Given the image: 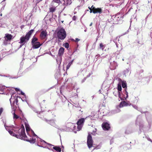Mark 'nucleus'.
I'll use <instances>...</instances> for the list:
<instances>
[{
    "label": "nucleus",
    "mask_w": 152,
    "mask_h": 152,
    "mask_svg": "<svg viewBox=\"0 0 152 152\" xmlns=\"http://www.w3.org/2000/svg\"><path fill=\"white\" fill-rule=\"evenodd\" d=\"M16 133L15 137L17 138L24 139L27 138L25 133V129L23 126L19 129H12Z\"/></svg>",
    "instance_id": "f257e3e1"
},
{
    "label": "nucleus",
    "mask_w": 152,
    "mask_h": 152,
    "mask_svg": "<svg viewBox=\"0 0 152 152\" xmlns=\"http://www.w3.org/2000/svg\"><path fill=\"white\" fill-rule=\"evenodd\" d=\"M34 31V29H31L28 32L25 36H23L20 38V41L19 43L20 44H25L29 40L32 33Z\"/></svg>",
    "instance_id": "f03ea898"
},
{
    "label": "nucleus",
    "mask_w": 152,
    "mask_h": 152,
    "mask_svg": "<svg viewBox=\"0 0 152 152\" xmlns=\"http://www.w3.org/2000/svg\"><path fill=\"white\" fill-rule=\"evenodd\" d=\"M57 36L58 39L64 40L66 37V33L65 29L63 28L59 29L57 32Z\"/></svg>",
    "instance_id": "7ed1b4c3"
},
{
    "label": "nucleus",
    "mask_w": 152,
    "mask_h": 152,
    "mask_svg": "<svg viewBox=\"0 0 152 152\" xmlns=\"http://www.w3.org/2000/svg\"><path fill=\"white\" fill-rule=\"evenodd\" d=\"M38 39L35 36H34L31 39V44L32 47L34 49H37L42 45L40 42H38Z\"/></svg>",
    "instance_id": "20e7f679"
},
{
    "label": "nucleus",
    "mask_w": 152,
    "mask_h": 152,
    "mask_svg": "<svg viewBox=\"0 0 152 152\" xmlns=\"http://www.w3.org/2000/svg\"><path fill=\"white\" fill-rule=\"evenodd\" d=\"M4 127L6 129L8 132L9 134L12 136L15 137L16 133L12 129H14V126L12 125L10 126H6L5 124L4 125Z\"/></svg>",
    "instance_id": "39448f33"
},
{
    "label": "nucleus",
    "mask_w": 152,
    "mask_h": 152,
    "mask_svg": "<svg viewBox=\"0 0 152 152\" xmlns=\"http://www.w3.org/2000/svg\"><path fill=\"white\" fill-rule=\"evenodd\" d=\"M86 118H81L77 121V129L78 131L81 130L83 126Z\"/></svg>",
    "instance_id": "423d86ee"
},
{
    "label": "nucleus",
    "mask_w": 152,
    "mask_h": 152,
    "mask_svg": "<svg viewBox=\"0 0 152 152\" xmlns=\"http://www.w3.org/2000/svg\"><path fill=\"white\" fill-rule=\"evenodd\" d=\"M93 141L92 137L90 134H89L87 139V144L89 148H90L93 146Z\"/></svg>",
    "instance_id": "0eeeda50"
},
{
    "label": "nucleus",
    "mask_w": 152,
    "mask_h": 152,
    "mask_svg": "<svg viewBox=\"0 0 152 152\" xmlns=\"http://www.w3.org/2000/svg\"><path fill=\"white\" fill-rule=\"evenodd\" d=\"M18 100L17 98L15 99L13 101L12 104H11V106L12 108L14 110H15L18 107Z\"/></svg>",
    "instance_id": "6e6552de"
},
{
    "label": "nucleus",
    "mask_w": 152,
    "mask_h": 152,
    "mask_svg": "<svg viewBox=\"0 0 152 152\" xmlns=\"http://www.w3.org/2000/svg\"><path fill=\"white\" fill-rule=\"evenodd\" d=\"M102 127L104 130H108L110 128V124L107 122L103 123Z\"/></svg>",
    "instance_id": "1a4fd4ad"
},
{
    "label": "nucleus",
    "mask_w": 152,
    "mask_h": 152,
    "mask_svg": "<svg viewBox=\"0 0 152 152\" xmlns=\"http://www.w3.org/2000/svg\"><path fill=\"white\" fill-rule=\"evenodd\" d=\"M93 8L94 9V10L93 12V13L94 14L96 13H99L101 14L102 13V9L100 8H96L95 7H93Z\"/></svg>",
    "instance_id": "9d476101"
},
{
    "label": "nucleus",
    "mask_w": 152,
    "mask_h": 152,
    "mask_svg": "<svg viewBox=\"0 0 152 152\" xmlns=\"http://www.w3.org/2000/svg\"><path fill=\"white\" fill-rule=\"evenodd\" d=\"M50 146H53V148L54 150L55 151H53L54 152H61V148L59 146H56L50 144Z\"/></svg>",
    "instance_id": "9b49d317"
},
{
    "label": "nucleus",
    "mask_w": 152,
    "mask_h": 152,
    "mask_svg": "<svg viewBox=\"0 0 152 152\" xmlns=\"http://www.w3.org/2000/svg\"><path fill=\"white\" fill-rule=\"evenodd\" d=\"M131 104L129 102H126L125 101H123L121 102L119 104V106L120 107H123V106H130Z\"/></svg>",
    "instance_id": "f8f14e48"
},
{
    "label": "nucleus",
    "mask_w": 152,
    "mask_h": 152,
    "mask_svg": "<svg viewBox=\"0 0 152 152\" xmlns=\"http://www.w3.org/2000/svg\"><path fill=\"white\" fill-rule=\"evenodd\" d=\"M47 35V32L46 31H43L41 32L40 35V37L41 39H44Z\"/></svg>",
    "instance_id": "ddd939ff"
},
{
    "label": "nucleus",
    "mask_w": 152,
    "mask_h": 152,
    "mask_svg": "<svg viewBox=\"0 0 152 152\" xmlns=\"http://www.w3.org/2000/svg\"><path fill=\"white\" fill-rule=\"evenodd\" d=\"M24 140H25L26 141L29 142H30L31 143H35L36 142V140L35 138H32L31 139L30 138V140L26 139L25 138L24 139Z\"/></svg>",
    "instance_id": "4468645a"
},
{
    "label": "nucleus",
    "mask_w": 152,
    "mask_h": 152,
    "mask_svg": "<svg viewBox=\"0 0 152 152\" xmlns=\"http://www.w3.org/2000/svg\"><path fill=\"white\" fill-rule=\"evenodd\" d=\"M64 50V48L63 47L60 48L59 50L58 53V55L59 56H61L63 54Z\"/></svg>",
    "instance_id": "2eb2a0df"
},
{
    "label": "nucleus",
    "mask_w": 152,
    "mask_h": 152,
    "mask_svg": "<svg viewBox=\"0 0 152 152\" xmlns=\"http://www.w3.org/2000/svg\"><path fill=\"white\" fill-rule=\"evenodd\" d=\"M12 35L10 34H6V36L5 37V38H7L6 39V40L7 41H8V40H10L12 38Z\"/></svg>",
    "instance_id": "dca6fc26"
},
{
    "label": "nucleus",
    "mask_w": 152,
    "mask_h": 152,
    "mask_svg": "<svg viewBox=\"0 0 152 152\" xmlns=\"http://www.w3.org/2000/svg\"><path fill=\"white\" fill-rule=\"evenodd\" d=\"M139 100V98L137 96L134 97L133 98L132 102L134 104H137Z\"/></svg>",
    "instance_id": "f3484780"
},
{
    "label": "nucleus",
    "mask_w": 152,
    "mask_h": 152,
    "mask_svg": "<svg viewBox=\"0 0 152 152\" xmlns=\"http://www.w3.org/2000/svg\"><path fill=\"white\" fill-rule=\"evenodd\" d=\"M64 1L65 3H66L64 4L66 6L70 5L72 3L71 0H66V1H65V0H64Z\"/></svg>",
    "instance_id": "a211bd4d"
},
{
    "label": "nucleus",
    "mask_w": 152,
    "mask_h": 152,
    "mask_svg": "<svg viewBox=\"0 0 152 152\" xmlns=\"http://www.w3.org/2000/svg\"><path fill=\"white\" fill-rule=\"evenodd\" d=\"M56 10V7H52L49 8V12L52 13L54 12Z\"/></svg>",
    "instance_id": "6ab92c4d"
},
{
    "label": "nucleus",
    "mask_w": 152,
    "mask_h": 152,
    "mask_svg": "<svg viewBox=\"0 0 152 152\" xmlns=\"http://www.w3.org/2000/svg\"><path fill=\"white\" fill-rule=\"evenodd\" d=\"M74 60H72L71 61L69 62L67 65L66 66V70L68 69L70 67L71 65L72 64Z\"/></svg>",
    "instance_id": "aec40b11"
},
{
    "label": "nucleus",
    "mask_w": 152,
    "mask_h": 152,
    "mask_svg": "<svg viewBox=\"0 0 152 152\" xmlns=\"http://www.w3.org/2000/svg\"><path fill=\"white\" fill-rule=\"evenodd\" d=\"M122 87L123 88H125V90L126 89L127 85H126V82H124L123 81L122 82Z\"/></svg>",
    "instance_id": "412c9836"
},
{
    "label": "nucleus",
    "mask_w": 152,
    "mask_h": 152,
    "mask_svg": "<svg viewBox=\"0 0 152 152\" xmlns=\"http://www.w3.org/2000/svg\"><path fill=\"white\" fill-rule=\"evenodd\" d=\"M100 48L102 50H103L104 48L105 45H103L102 43H101L99 45Z\"/></svg>",
    "instance_id": "4be33fe9"
},
{
    "label": "nucleus",
    "mask_w": 152,
    "mask_h": 152,
    "mask_svg": "<svg viewBox=\"0 0 152 152\" xmlns=\"http://www.w3.org/2000/svg\"><path fill=\"white\" fill-rule=\"evenodd\" d=\"M93 7H94L93 5L91 7H88V9L90 10V12L91 13L92 12L93 13L94 9L93 8Z\"/></svg>",
    "instance_id": "5701e85b"
},
{
    "label": "nucleus",
    "mask_w": 152,
    "mask_h": 152,
    "mask_svg": "<svg viewBox=\"0 0 152 152\" xmlns=\"http://www.w3.org/2000/svg\"><path fill=\"white\" fill-rule=\"evenodd\" d=\"M118 91L120 92L121 91L122 88L120 84H118Z\"/></svg>",
    "instance_id": "b1692460"
},
{
    "label": "nucleus",
    "mask_w": 152,
    "mask_h": 152,
    "mask_svg": "<svg viewBox=\"0 0 152 152\" xmlns=\"http://www.w3.org/2000/svg\"><path fill=\"white\" fill-rule=\"evenodd\" d=\"M64 46L65 47V48H69V44L68 43H65L64 45Z\"/></svg>",
    "instance_id": "393cba45"
},
{
    "label": "nucleus",
    "mask_w": 152,
    "mask_h": 152,
    "mask_svg": "<svg viewBox=\"0 0 152 152\" xmlns=\"http://www.w3.org/2000/svg\"><path fill=\"white\" fill-rule=\"evenodd\" d=\"M19 117L16 115L15 113L13 114V118L17 119L19 118Z\"/></svg>",
    "instance_id": "a878e982"
},
{
    "label": "nucleus",
    "mask_w": 152,
    "mask_h": 152,
    "mask_svg": "<svg viewBox=\"0 0 152 152\" xmlns=\"http://www.w3.org/2000/svg\"><path fill=\"white\" fill-rule=\"evenodd\" d=\"M53 1L57 3H59L60 2V0H53Z\"/></svg>",
    "instance_id": "bb28decb"
},
{
    "label": "nucleus",
    "mask_w": 152,
    "mask_h": 152,
    "mask_svg": "<svg viewBox=\"0 0 152 152\" xmlns=\"http://www.w3.org/2000/svg\"><path fill=\"white\" fill-rule=\"evenodd\" d=\"M118 97L119 98H120L121 99V100H123V99L122 98H121L120 97L121 95H120V92L119 91H118Z\"/></svg>",
    "instance_id": "cd10ccee"
},
{
    "label": "nucleus",
    "mask_w": 152,
    "mask_h": 152,
    "mask_svg": "<svg viewBox=\"0 0 152 152\" xmlns=\"http://www.w3.org/2000/svg\"><path fill=\"white\" fill-rule=\"evenodd\" d=\"M26 131L27 132L30 131V128L29 127H26Z\"/></svg>",
    "instance_id": "c85d7f7f"
},
{
    "label": "nucleus",
    "mask_w": 152,
    "mask_h": 152,
    "mask_svg": "<svg viewBox=\"0 0 152 152\" xmlns=\"http://www.w3.org/2000/svg\"><path fill=\"white\" fill-rule=\"evenodd\" d=\"M80 40V39H79L78 38H76L75 39V42H77L78 41H79Z\"/></svg>",
    "instance_id": "c756f323"
},
{
    "label": "nucleus",
    "mask_w": 152,
    "mask_h": 152,
    "mask_svg": "<svg viewBox=\"0 0 152 152\" xmlns=\"http://www.w3.org/2000/svg\"><path fill=\"white\" fill-rule=\"evenodd\" d=\"M76 19V18L75 16L74 15V16L72 17V20H75Z\"/></svg>",
    "instance_id": "7c9ffc66"
},
{
    "label": "nucleus",
    "mask_w": 152,
    "mask_h": 152,
    "mask_svg": "<svg viewBox=\"0 0 152 152\" xmlns=\"http://www.w3.org/2000/svg\"><path fill=\"white\" fill-rule=\"evenodd\" d=\"M125 92H126V98H127L128 97V93L126 91V89L125 90Z\"/></svg>",
    "instance_id": "2f4dec72"
},
{
    "label": "nucleus",
    "mask_w": 152,
    "mask_h": 152,
    "mask_svg": "<svg viewBox=\"0 0 152 152\" xmlns=\"http://www.w3.org/2000/svg\"><path fill=\"white\" fill-rule=\"evenodd\" d=\"M100 55L99 54H97L96 55L95 58H96V59H97L98 57L100 56Z\"/></svg>",
    "instance_id": "473e14b6"
},
{
    "label": "nucleus",
    "mask_w": 152,
    "mask_h": 152,
    "mask_svg": "<svg viewBox=\"0 0 152 152\" xmlns=\"http://www.w3.org/2000/svg\"><path fill=\"white\" fill-rule=\"evenodd\" d=\"M21 45H20V48H21L23 45L24 44H20Z\"/></svg>",
    "instance_id": "72a5a7b5"
},
{
    "label": "nucleus",
    "mask_w": 152,
    "mask_h": 152,
    "mask_svg": "<svg viewBox=\"0 0 152 152\" xmlns=\"http://www.w3.org/2000/svg\"><path fill=\"white\" fill-rule=\"evenodd\" d=\"M21 94L22 95H24L25 94L23 92L21 91Z\"/></svg>",
    "instance_id": "f704fd0d"
},
{
    "label": "nucleus",
    "mask_w": 152,
    "mask_h": 152,
    "mask_svg": "<svg viewBox=\"0 0 152 152\" xmlns=\"http://www.w3.org/2000/svg\"><path fill=\"white\" fill-rule=\"evenodd\" d=\"M33 132V136H37V135L34 133Z\"/></svg>",
    "instance_id": "c9c22d12"
},
{
    "label": "nucleus",
    "mask_w": 152,
    "mask_h": 152,
    "mask_svg": "<svg viewBox=\"0 0 152 152\" xmlns=\"http://www.w3.org/2000/svg\"><path fill=\"white\" fill-rule=\"evenodd\" d=\"M71 40L72 41H74V42H75V40L74 39H71Z\"/></svg>",
    "instance_id": "e433bc0d"
},
{
    "label": "nucleus",
    "mask_w": 152,
    "mask_h": 152,
    "mask_svg": "<svg viewBox=\"0 0 152 152\" xmlns=\"http://www.w3.org/2000/svg\"><path fill=\"white\" fill-rule=\"evenodd\" d=\"M15 90L16 91H17L18 90H19V89H18L17 88H16L15 89Z\"/></svg>",
    "instance_id": "4c0bfd02"
},
{
    "label": "nucleus",
    "mask_w": 152,
    "mask_h": 152,
    "mask_svg": "<svg viewBox=\"0 0 152 152\" xmlns=\"http://www.w3.org/2000/svg\"><path fill=\"white\" fill-rule=\"evenodd\" d=\"M92 23H91V24H90V26H92Z\"/></svg>",
    "instance_id": "58836bf2"
},
{
    "label": "nucleus",
    "mask_w": 152,
    "mask_h": 152,
    "mask_svg": "<svg viewBox=\"0 0 152 152\" xmlns=\"http://www.w3.org/2000/svg\"><path fill=\"white\" fill-rule=\"evenodd\" d=\"M137 43L139 44V42L138 41Z\"/></svg>",
    "instance_id": "ea45409f"
},
{
    "label": "nucleus",
    "mask_w": 152,
    "mask_h": 152,
    "mask_svg": "<svg viewBox=\"0 0 152 152\" xmlns=\"http://www.w3.org/2000/svg\"><path fill=\"white\" fill-rule=\"evenodd\" d=\"M6 0H3V1H2V2L3 1H5Z\"/></svg>",
    "instance_id": "a19ab883"
},
{
    "label": "nucleus",
    "mask_w": 152,
    "mask_h": 152,
    "mask_svg": "<svg viewBox=\"0 0 152 152\" xmlns=\"http://www.w3.org/2000/svg\"><path fill=\"white\" fill-rule=\"evenodd\" d=\"M0 15H1V16H2V14H1Z\"/></svg>",
    "instance_id": "79ce46f5"
},
{
    "label": "nucleus",
    "mask_w": 152,
    "mask_h": 152,
    "mask_svg": "<svg viewBox=\"0 0 152 152\" xmlns=\"http://www.w3.org/2000/svg\"><path fill=\"white\" fill-rule=\"evenodd\" d=\"M118 14H119V13H118L117 14H116V15H118Z\"/></svg>",
    "instance_id": "37998d69"
},
{
    "label": "nucleus",
    "mask_w": 152,
    "mask_h": 152,
    "mask_svg": "<svg viewBox=\"0 0 152 152\" xmlns=\"http://www.w3.org/2000/svg\"><path fill=\"white\" fill-rule=\"evenodd\" d=\"M120 110H119V112H120Z\"/></svg>",
    "instance_id": "c03bdc74"
},
{
    "label": "nucleus",
    "mask_w": 152,
    "mask_h": 152,
    "mask_svg": "<svg viewBox=\"0 0 152 152\" xmlns=\"http://www.w3.org/2000/svg\"><path fill=\"white\" fill-rule=\"evenodd\" d=\"M95 149V148H94V149H93V150H94V149Z\"/></svg>",
    "instance_id": "a18cd8bd"
}]
</instances>
